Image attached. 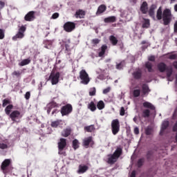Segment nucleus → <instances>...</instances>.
<instances>
[{
	"mask_svg": "<svg viewBox=\"0 0 177 177\" xmlns=\"http://www.w3.org/2000/svg\"><path fill=\"white\" fill-rule=\"evenodd\" d=\"M157 20L163 21L164 26H169L172 21V12L169 8H166L162 12V7H159L156 12Z\"/></svg>",
	"mask_w": 177,
	"mask_h": 177,
	"instance_id": "f257e3e1",
	"label": "nucleus"
},
{
	"mask_svg": "<svg viewBox=\"0 0 177 177\" xmlns=\"http://www.w3.org/2000/svg\"><path fill=\"white\" fill-rule=\"evenodd\" d=\"M157 68L160 73H165L167 74V79L169 80L171 78V75H172V73H174V70L172 67L167 66L164 62H160L157 65Z\"/></svg>",
	"mask_w": 177,
	"mask_h": 177,
	"instance_id": "f03ea898",
	"label": "nucleus"
},
{
	"mask_svg": "<svg viewBox=\"0 0 177 177\" xmlns=\"http://www.w3.org/2000/svg\"><path fill=\"white\" fill-rule=\"evenodd\" d=\"M66 147H67V140L66 138H60L59 142H58V154L59 156H64V157L67 156Z\"/></svg>",
	"mask_w": 177,
	"mask_h": 177,
	"instance_id": "7ed1b4c3",
	"label": "nucleus"
},
{
	"mask_svg": "<svg viewBox=\"0 0 177 177\" xmlns=\"http://www.w3.org/2000/svg\"><path fill=\"white\" fill-rule=\"evenodd\" d=\"M9 117L13 122H20V120H21L23 115L18 110H15L11 112Z\"/></svg>",
	"mask_w": 177,
	"mask_h": 177,
	"instance_id": "20e7f679",
	"label": "nucleus"
},
{
	"mask_svg": "<svg viewBox=\"0 0 177 177\" xmlns=\"http://www.w3.org/2000/svg\"><path fill=\"white\" fill-rule=\"evenodd\" d=\"M60 113L62 117H64V115H69L73 113V105H71V104H66L62 106Z\"/></svg>",
	"mask_w": 177,
	"mask_h": 177,
	"instance_id": "39448f33",
	"label": "nucleus"
},
{
	"mask_svg": "<svg viewBox=\"0 0 177 177\" xmlns=\"http://www.w3.org/2000/svg\"><path fill=\"white\" fill-rule=\"evenodd\" d=\"M80 78L82 80V84H84V85H88L91 81L89 75H88V73H86V71L84 69L80 71Z\"/></svg>",
	"mask_w": 177,
	"mask_h": 177,
	"instance_id": "423d86ee",
	"label": "nucleus"
},
{
	"mask_svg": "<svg viewBox=\"0 0 177 177\" xmlns=\"http://www.w3.org/2000/svg\"><path fill=\"white\" fill-rule=\"evenodd\" d=\"M113 135H117L120 132V120L118 119L113 120L111 124Z\"/></svg>",
	"mask_w": 177,
	"mask_h": 177,
	"instance_id": "0eeeda50",
	"label": "nucleus"
},
{
	"mask_svg": "<svg viewBox=\"0 0 177 177\" xmlns=\"http://www.w3.org/2000/svg\"><path fill=\"white\" fill-rule=\"evenodd\" d=\"M64 30L66 32H71L75 30V23L67 21L64 24Z\"/></svg>",
	"mask_w": 177,
	"mask_h": 177,
	"instance_id": "6e6552de",
	"label": "nucleus"
},
{
	"mask_svg": "<svg viewBox=\"0 0 177 177\" xmlns=\"http://www.w3.org/2000/svg\"><path fill=\"white\" fill-rule=\"evenodd\" d=\"M70 44H71V41L68 39V41H63L61 45L62 48H65V53H66L68 56L71 55L72 48L70 47Z\"/></svg>",
	"mask_w": 177,
	"mask_h": 177,
	"instance_id": "1a4fd4ad",
	"label": "nucleus"
},
{
	"mask_svg": "<svg viewBox=\"0 0 177 177\" xmlns=\"http://www.w3.org/2000/svg\"><path fill=\"white\" fill-rule=\"evenodd\" d=\"M59 78H60V73L57 72L55 74L51 73L49 80H51L52 85H56L59 82Z\"/></svg>",
	"mask_w": 177,
	"mask_h": 177,
	"instance_id": "9d476101",
	"label": "nucleus"
},
{
	"mask_svg": "<svg viewBox=\"0 0 177 177\" xmlns=\"http://www.w3.org/2000/svg\"><path fill=\"white\" fill-rule=\"evenodd\" d=\"M151 92L150 90V87H149V84L144 83L142 84V91H141V96H147L149 93Z\"/></svg>",
	"mask_w": 177,
	"mask_h": 177,
	"instance_id": "9b49d317",
	"label": "nucleus"
},
{
	"mask_svg": "<svg viewBox=\"0 0 177 177\" xmlns=\"http://www.w3.org/2000/svg\"><path fill=\"white\" fill-rule=\"evenodd\" d=\"M93 145H95V141H93L92 136L85 138L83 141V145L86 148H88L89 145L91 147H93Z\"/></svg>",
	"mask_w": 177,
	"mask_h": 177,
	"instance_id": "f8f14e48",
	"label": "nucleus"
},
{
	"mask_svg": "<svg viewBox=\"0 0 177 177\" xmlns=\"http://www.w3.org/2000/svg\"><path fill=\"white\" fill-rule=\"evenodd\" d=\"M156 9H157V5L156 4L151 5L149 9L148 8V15L153 19H156Z\"/></svg>",
	"mask_w": 177,
	"mask_h": 177,
	"instance_id": "ddd939ff",
	"label": "nucleus"
},
{
	"mask_svg": "<svg viewBox=\"0 0 177 177\" xmlns=\"http://www.w3.org/2000/svg\"><path fill=\"white\" fill-rule=\"evenodd\" d=\"M26 21H34L35 20V12L30 11L24 17Z\"/></svg>",
	"mask_w": 177,
	"mask_h": 177,
	"instance_id": "4468645a",
	"label": "nucleus"
},
{
	"mask_svg": "<svg viewBox=\"0 0 177 177\" xmlns=\"http://www.w3.org/2000/svg\"><path fill=\"white\" fill-rule=\"evenodd\" d=\"M140 12L142 15H147L149 12V4L147 1H143L140 8Z\"/></svg>",
	"mask_w": 177,
	"mask_h": 177,
	"instance_id": "2eb2a0df",
	"label": "nucleus"
},
{
	"mask_svg": "<svg viewBox=\"0 0 177 177\" xmlns=\"http://www.w3.org/2000/svg\"><path fill=\"white\" fill-rule=\"evenodd\" d=\"M107 157L106 162L110 165L115 164V162L118 160L113 154H108Z\"/></svg>",
	"mask_w": 177,
	"mask_h": 177,
	"instance_id": "dca6fc26",
	"label": "nucleus"
},
{
	"mask_svg": "<svg viewBox=\"0 0 177 177\" xmlns=\"http://www.w3.org/2000/svg\"><path fill=\"white\" fill-rule=\"evenodd\" d=\"M55 107H59V104H57L55 102H52L47 104L46 110L47 111V114H50V112L52 111L53 109H55Z\"/></svg>",
	"mask_w": 177,
	"mask_h": 177,
	"instance_id": "f3484780",
	"label": "nucleus"
},
{
	"mask_svg": "<svg viewBox=\"0 0 177 177\" xmlns=\"http://www.w3.org/2000/svg\"><path fill=\"white\" fill-rule=\"evenodd\" d=\"M85 15H86L85 11L83 10H78L75 12V17L76 19H84L85 17Z\"/></svg>",
	"mask_w": 177,
	"mask_h": 177,
	"instance_id": "a211bd4d",
	"label": "nucleus"
},
{
	"mask_svg": "<svg viewBox=\"0 0 177 177\" xmlns=\"http://www.w3.org/2000/svg\"><path fill=\"white\" fill-rule=\"evenodd\" d=\"M142 71L140 69H138V71H135L133 73H132V76L134 78V80H141L142 79Z\"/></svg>",
	"mask_w": 177,
	"mask_h": 177,
	"instance_id": "6ab92c4d",
	"label": "nucleus"
},
{
	"mask_svg": "<svg viewBox=\"0 0 177 177\" xmlns=\"http://www.w3.org/2000/svg\"><path fill=\"white\" fill-rule=\"evenodd\" d=\"M10 165V159H6L1 163V168L3 172L6 171V168Z\"/></svg>",
	"mask_w": 177,
	"mask_h": 177,
	"instance_id": "aec40b11",
	"label": "nucleus"
},
{
	"mask_svg": "<svg viewBox=\"0 0 177 177\" xmlns=\"http://www.w3.org/2000/svg\"><path fill=\"white\" fill-rule=\"evenodd\" d=\"M118 160L122 156V148L121 147H118L115 151L113 153Z\"/></svg>",
	"mask_w": 177,
	"mask_h": 177,
	"instance_id": "412c9836",
	"label": "nucleus"
},
{
	"mask_svg": "<svg viewBox=\"0 0 177 177\" xmlns=\"http://www.w3.org/2000/svg\"><path fill=\"white\" fill-rule=\"evenodd\" d=\"M89 169V167L85 165H79V169L77 171L78 174H85L86 171Z\"/></svg>",
	"mask_w": 177,
	"mask_h": 177,
	"instance_id": "4be33fe9",
	"label": "nucleus"
},
{
	"mask_svg": "<svg viewBox=\"0 0 177 177\" xmlns=\"http://www.w3.org/2000/svg\"><path fill=\"white\" fill-rule=\"evenodd\" d=\"M71 131L72 130L71 127H68L64 129L62 132V136H63L64 138H68V136L71 135Z\"/></svg>",
	"mask_w": 177,
	"mask_h": 177,
	"instance_id": "5701e85b",
	"label": "nucleus"
},
{
	"mask_svg": "<svg viewBox=\"0 0 177 177\" xmlns=\"http://www.w3.org/2000/svg\"><path fill=\"white\" fill-rule=\"evenodd\" d=\"M146 158L147 161H153L154 160V151H148L147 152Z\"/></svg>",
	"mask_w": 177,
	"mask_h": 177,
	"instance_id": "b1692460",
	"label": "nucleus"
},
{
	"mask_svg": "<svg viewBox=\"0 0 177 177\" xmlns=\"http://www.w3.org/2000/svg\"><path fill=\"white\" fill-rule=\"evenodd\" d=\"M106 50H107V45L103 44L101 46V51L98 53L99 57H104Z\"/></svg>",
	"mask_w": 177,
	"mask_h": 177,
	"instance_id": "393cba45",
	"label": "nucleus"
},
{
	"mask_svg": "<svg viewBox=\"0 0 177 177\" xmlns=\"http://www.w3.org/2000/svg\"><path fill=\"white\" fill-rule=\"evenodd\" d=\"M169 127V121H164L162 124L161 130L160 132V135H164V131L167 129V128Z\"/></svg>",
	"mask_w": 177,
	"mask_h": 177,
	"instance_id": "a878e982",
	"label": "nucleus"
},
{
	"mask_svg": "<svg viewBox=\"0 0 177 177\" xmlns=\"http://www.w3.org/2000/svg\"><path fill=\"white\" fill-rule=\"evenodd\" d=\"M117 21V17L115 16L108 17L104 18V23H115Z\"/></svg>",
	"mask_w": 177,
	"mask_h": 177,
	"instance_id": "bb28decb",
	"label": "nucleus"
},
{
	"mask_svg": "<svg viewBox=\"0 0 177 177\" xmlns=\"http://www.w3.org/2000/svg\"><path fill=\"white\" fill-rule=\"evenodd\" d=\"M107 9V7L104 4L100 5L97 10L96 15H102V13H104V12H106V10Z\"/></svg>",
	"mask_w": 177,
	"mask_h": 177,
	"instance_id": "cd10ccee",
	"label": "nucleus"
},
{
	"mask_svg": "<svg viewBox=\"0 0 177 177\" xmlns=\"http://www.w3.org/2000/svg\"><path fill=\"white\" fill-rule=\"evenodd\" d=\"M142 106L145 109H149V110H156V107L154 106V105L149 102H143Z\"/></svg>",
	"mask_w": 177,
	"mask_h": 177,
	"instance_id": "c85d7f7f",
	"label": "nucleus"
},
{
	"mask_svg": "<svg viewBox=\"0 0 177 177\" xmlns=\"http://www.w3.org/2000/svg\"><path fill=\"white\" fill-rule=\"evenodd\" d=\"M43 44L44 45V48H46V49H50V48H52V45H53V41L44 40Z\"/></svg>",
	"mask_w": 177,
	"mask_h": 177,
	"instance_id": "c756f323",
	"label": "nucleus"
},
{
	"mask_svg": "<svg viewBox=\"0 0 177 177\" xmlns=\"http://www.w3.org/2000/svg\"><path fill=\"white\" fill-rule=\"evenodd\" d=\"M142 20H144V21H142V28H149V27H150V19H146V18H142Z\"/></svg>",
	"mask_w": 177,
	"mask_h": 177,
	"instance_id": "7c9ffc66",
	"label": "nucleus"
},
{
	"mask_svg": "<svg viewBox=\"0 0 177 177\" xmlns=\"http://www.w3.org/2000/svg\"><path fill=\"white\" fill-rule=\"evenodd\" d=\"M12 110H13V104L8 105L4 109L6 115L10 116V115L12 113Z\"/></svg>",
	"mask_w": 177,
	"mask_h": 177,
	"instance_id": "2f4dec72",
	"label": "nucleus"
},
{
	"mask_svg": "<svg viewBox=\"0 0 177 177\" xmlns=\"http://www.w3.org/2000/svg\"><path fill=\"white\" fill-rule=\"evenodd\" d=\"M109 41L113 46H115L118 44V39L114 35H111L109 37Z\"/></svg>",
	"mask_w": 177,
	"mask_h": 177,
	"instance_id": "473e14b6",
	"label": "nucleus"
},
{
	"mask_svg": "<svg viewBox=\"0 0 177 177\" xmlns=\"http://www.w3.org/2000/svg\"><path fill=\"white\" fill-rule=\"evenodd\" d=\"M88 109L91 110V111H96V104L93 101H91L88 104Z\"/></svg>",
	"mask_w": 177,
	"mask_h": 177,
	"instance_id": "72a5a7b5",
	"label": "nucleus"
},
{
	"mask_svg": "<svg viewBox=\"0 0 177 177\" xmlns=\"http://www.w3.org/2000/svg\"><path fill=\"white\" fill-rule=\"evenodd\" d=\"M21 38H24V33L21 32H18L17 35L12 37V41H17L18 39H21Z\"/></svg>",
	"mask_w": 177,
	"mask_h": 177,
	"instance_id": "f704fd0d",
	"label": "nucleus"
},
{
	"mask_svg": "<svg viewBox=\"0 0 177 177\" xmlns=\"http://www.w3.org/2000/svg\"><path fill=\"white\" fill-rule=\"evenodd\" d=\"M72 147L74 149V150H77L80 147V142L78 140L75 139L72 142Z\"/></svg>",
	"mask_w": 177,
	"mask_h": 177,
	"instance_id": "c9c22d12",
	"label": "nucleus"
},
{
	"mask_svg": "<svg viewBox=\"0 0 177 177\" xmlns=\"http://www.w3.org/2000/svg\"><path fill=\"white\" fill-rule=\"evenodd\" d=\"M145 67L147 68L149 73H153V64L150 62L145 63Z\"/></svg>",
	"mask_w": 177,
	"mask_h": 177,
	"instance_id": "e433bc0d",
	"label": "nucleus"
},
{
	"mask_svg": "<svg viewBox=\"0 0 177 177\" xmlns=\"http://www.w3.org/2000/svg\"><path fill=\"white\" fill-rule=\"evenodd\" d=\"M143 118H149L150 117V109H144L142 111Z\"/></svg>",
	"mask_w": 177,
	"mask_h": 177,
	"instance_id": "4c0bfd02",
	"label": "nucleus"
},
{
	"mask_svg": "<svg viewBox=\"0 0 177 177\" xmlns=\"http://www.w3.org/2000/svg\"><path fill=\"white\" fill-rule=\"evenodd\" d=\"M10 103H12V100L9 98H6L3 100L2 107H6V106H8V104H11Z\"/></svg>",
	"mask_w": 177,
	"mask_h": 177,
	"instance_id": "58836bf2",
	"label": "nucleus"
},
{
	"mask_svg": "<svg viewBox=\"0 0 177 177\" xmlns=\"http://www.w3.org/2000/svg\"><path fill=\"white\" fill-rule=\"evenodd\" d=\"M104 102L102 100H100L97 103V108L98 110H103V109H104Z\"/></svg>",
	"mask_w": 177,
	"mask_h": 177,
	"instance_id": "ea45409f",
	"label": "nucleus"
},
{
	"mask_svg": "<svg viewBox=\"0 0 177 177\" xmlns=\"http://www.w3.org/2000/svg\"><path fill=\"white\" fill-rule=\"evenodd\" d=\"M31 63V59H25L21 62L19 64V66H27V64H30Z\"/></svg>",
	"mask_w": 177,
	"mask_h": 177,
	"instance_id": "a19ab883",
	"label": "nucleus"
},
{
	"mask_svg": "<svg viewBox=\"0 0 177 177\" xmlns=\"http://www.w3.org/2000/svg\"><path fill=\"white\" fill-rule=\"evenodd\" d=\"M84 129L86 132H93V131H95V125L91 124L90 126L85 127Z\"/></svg>",
	"mask_w": 177,
	"mask_h": 177,
	"instance_id": "79ce46f5",
	"label": "nucleus"
},
{
	"mask_svg": "<svg viewBox=\"0 0 177 177\" xmlns=\"http://www.w3.org/2000/svg\"><path fill=\"white\" fill-rule=\"evenodd\" d=\"M140 92L141 90L140 89H134L133 91V97H139V96H140Z\"/></svg>",
	"mask_w": 177,
	"mask_h": 177,
	"instance_id": "37998d69",
	"label": "nucleus"
},
{
	"mask_svg": "<svg viewBox=\"0 0 177 177\" xmlns=\"http://www.w3.org/2000/svg\"><path fill=\"white\" fill-rule=\"evenodd\" d=\"M60 122H62V120H55L54 122H52L50 125L52 128H57V127L60 125Z\"/></svg>",
	"mask_w": 177,
	"mask_h": 177,
	"instance_id": "c03bdc74",
	"label": "nucleus"
},
{
	"mask_svg": "<svg viewBox=\"0 0 177 177\" xmlns=\"http://www.w3.org/2000/svg\"><path fill=\"white\" fill-rule=\"evenodd\" d=\"M143 164H145V158H140L137 162L138 168L142 167L143 166Z\"/></svg>",
	"mask_w": 177,
	"mask_h": 177,
	"instance_id": "a18cd8bd",
	"label": "nucleus"
},
{
	"mask_svg": "<svg viewBox=\"0 0 177 177\" xmlns=\"http://www.w3.org/2000/svg\"><path fill=\"white\" fill-rule=\"evenodd\" d=\"M88 94L90 96H95V95H96V88H91Z\"/></svg>",
	"mask_w": 177,
	"mask_h": 177,
	"instance_id": "49530a36",
	"label": "nucleus"
},
{
	"mask_svg": "<svg viewBox=\"0 0 177 177\" xmlns=\"http://www.w3.org/2000/svg\"><path fill=\"white\" fill-rule=\"evenodd\" d=\"M5 38V30L0 28V39Z\"/></svg>",
	"mask_w": 177,
	"mask_h": 177,
	"instance_id": "de8ad7c7",
	"label": "nucleus"
},
{
	"mask_svg": "<svg viewBox=\"0 0 177 177\" xmlns=\"http://www.w3.org/2000/svg\"><path fill=\"white\" fill-rule=\"evenodd\" d=\"M100 43V39H93V40H91V44L93 45H97V44Z\"/></svg>",
	"mask_w": 177,
	"mask_h": 177,
	"instance_id": "09e8293b",
	"label": "nucleus"
},
{
	"mask_svg": "<svg viewBox=\"0 0 177 177\" xmlns=\"http://www.w3.org/2000/svg\"><path fill=\"white\" fill-rule=\"evenodd\" d=\"M153 132V129L150 127H147L145 129V133L146 135H150Z\"/></svg>",
	"mask_w": 177,
	"mask_h": 177,
	"instance_id": "8fccbe9b",
	"label": "nucleus"
},
{
	"mask_svg": "<svg viewBox=\"0 0 177 177\" xmlns=\"http://www.w3.org/2000/svg\"><path fill=\"white\" fill-rule=\"evenodd\" d=\"M176 57H177L176 54H170L169 55L168 59H170V60H175L176 59Z\"/></svg>",
	"mask_w": 177,
	"mask_h": 177,
	"instance_id": "3c124183",
	"label": "nucleus"
},
{
	"mask_svg": "<svg viewBox=\"0 0 177 177\" xmlns=\"http://www.w3.org/2000/svg\"><path fill=\"white\" fill-rule=\"evenodd\" d=\"M7 148H8V145L0 142V149H1L2 150H5V149H7Z\"/></svg>",
	"mask_w": 177,
	"mask_h": 177,
	"instance_id": "603ef678",
	"label": "nucleus"
},
{
	"mask_svg": "<svg viewBox=\"0 0 177 177\" xmlns=\"http://www.w3.org/2000/svg\"><path fill=\"white\" fill-rule=\"evenodd\" d=\"M120 115H122V116L125 115V109L124 108V106H122L120 108Z\"/></svg>",
	"mask_w": 177,
	"mask_h": 177,
	"instance_id": "864d4df0",
	"label": "nucleus"
},
{
	"mask_svg": "<svg viewBox=\"0 0 177 177\" xmlns=\"http://www.w3.org/2000/svg\"><path fill=\"white\" fill-rule=\"evenodd\" d=\"M30 96H31V93H30V91H27L25 94V99H26V100H28Z\"/></svg>",
	"mask_w": 177,
	"mask_h": 177,
	"instance_id": "5fc2aeb1",
	"label": "nucleus"
},
{
	"mask_svg": "<svg viewBox=\"0 0 177 177\" xmlns=\"http://www.w3.org/2000/svg\"><path fill=\"white\" fill-rule=\"evenodd\" d=\"M110 91H111V88L110 87H108V88H104V89L103 90V93H104V95H106V94L109 93V92H110Z\"/></svg>",
	"mask_w": 177,
	"mask_h": 177,
	"instance_id": "6e6d98bb",
	"label": "nucleus"
},
{
	"mask_svg": "<svg viewBox=\"0 0 177 177\" xmlns=\"http://www.w3.org/2000/svg\"><path fill=\"white\" fill-rule=\"evenodd\" d=\"M5 8V2L2 0H0V10H2Z\"/></svg>",
	"mask_w": 177,
	"mask_h": 177,
	"instance_id": "4d7b16f0",
	"label": "nucleus"
},
{
	"mask_svg": "<svg viewBox=\"0 0 177 177\" xmlns=\"http://www.w3.org/2000/svg\"><path fill=\"white\" fill-rule=\"evenodd\" d=\"M59 15L58 12H55L54 14H53L52 15V19H56L59 17Z\"/></svg>",
	"mask_w": 177,
	"mask_h": 177,
	"instance_id": "13d9d810",
	"label": "nucleus"
},
{
	"mask_svg": "<svg viewBox=\"0 0 177 177\" xmlns=\"http://www.w3.org/2000/svg\"><path fill=\"white\" fill-rule=\"evenodd\" d=\"M24 31H26V27L22 26L19 30V32H21L22 34H24Z\"/></svg>",
	"mask_w": 177,
	"mask_h": 177,
	"instance_id": "bf43d9fd",
	"label": "nucleus"
},
{
	"mask_svg": "<svg viewBox=\"0 0 177 177\" xmlns=\"http://www.w3.org/2000/svg\"><path fill=\"white\" fill-rule=\"evenodd\" d=\"M21 74V73L19 71H15L12 73V75H15L16 77H19Z\"/></svg>",
	"mask_w": 177,
	"mask_h": 177,
	"instance_id": "052dcab7",
	"label": "nucleus"
},
{
	"mask_svg": "<svg viewBox=\"0 0 177 177\" xmlns=\"http://www.w3.org/2000/svg\"><path fill=\"white\" fill-rule=\"evenodd\" d=\"M116 68L117 70H121V68H122V63H119L116 65Z\"/></svg>",
	"mask_w": 177,
	"mask_h": 177,
	"instance_id": "680f3d73",
	"label": "nucleus"
},
{
	"mask_svg": "<svg viewBox=\"0 0 177 177\" xmlns=\"http://www.w3.org/2000/svg\"><path fill=\"white\" fill-rule=\"evenodd\" d=\"M149 62H156V57H154V55H151L149 57Z\"/></svg>",
	"mask_w": 177,
	"mask_h": 177,
	"instance_id": "e2e57ef3",
	"label": "nucleus"
},
{
	"mask_svg": "<svg viewBox=\"0 0 177 177\" xmlns=\"http://www.w3.org/2000/svg\"><path fill=\"white\" fill-rule=\"evenodd\" d=\"M59 113V110L57 109H54L52 113H51V115H55V114H57Z\"/></svg>",
	"mask_w": 177,
	"mask_h": 177,
	"instance_id": "0e129e2a",
	"label": "nucleus"
},
{
	"mask_svg": "<svg viewBox=\"0 0 177 177\" xmlns=\"http://www.w3.org/2000/svg\"><path fill=\"white\" fill-rule=\"evenodd\" d=\"M134 133H135V135H139V128L136 127L134 129Z\"/></svg>",
	"mask_w": 177,
	"mask_h": 177,
	"instance_id": "69168bd1",
	"label": "nucleus"
},
{
	"mask_svg": "<svg viewBox=\"0 0 177 177\" xmlns=\"http://www.w3.org/2000/svg\"><path fill=\"white\" fill-rule=\"evenodd\" d=\"M130 177H136V171L135 170H133L131 172V174Z\"/></svg>",
	"mask_w": 177,
	"mask_h": 177,
	"instance_id": "338daca9",
	"label": "nucleus"
},
{
	"mask_svg": "<svg viewBox=\"0 0 177 177\" xmlns=\"http://www.w3.org/2000/svg\"><path fill=\"white\" fill-rule=\"evenodd\" d=\"M174 32L177 33V21L174 24Z\"/></svg>",
	"mask_w": 177,
	"mask_h": 177,
	"instance_id": "774afa93",
	"label": "nucleus"
}]
</instances>
